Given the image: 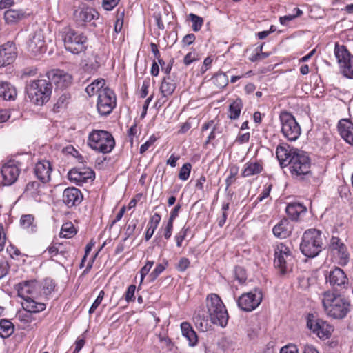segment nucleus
<instances>
[{
  "label": "nucleus",
  "mask_w": 353,
  "mask_h": 353,
  "mask_svg": "<svg viewBox=\"0 0 353 353\" xmlns=\"http://www.w3.org/2000/svg\"><path fill=\"white\" fill-rule=\"evenodd\" d=\"M55 283L51 279H46L41 285V294L45 296H49L54 291Z\"/></svg>",
  "instance_id": "obj_41"
},
{
  "label": "nucleus",
  "mask_w": 353,
  "mask_h": 353,
  "mask_svg": "<svg viewBox=\"0 0 353 353\" xmlns=\"http://www.w3.org/2000/svg\"><path fill=\"white\" fill-rule=\"evenodd\" d=\"M160 90L164 96L171 94L174 90V85L172 83L163 81L160 86Z\"/></svg>",
  "instance_id": "obj_54"
},
{
  "label": "nucleus",
  "mask_w": 353,
  "mask_h": 353,
  "mask_svg": "<svg viewBox=\"0 0 353 353\" xmlns=\"http://www.w3.org/2000/svg\"><path fill=\"white\" fill-rule=\"evenodd\" d=\"M279 119L283 135L290 141H296L299 137L301 130L294 117L290 112H282Z\"/></svg>",
  "instance_id": "obj_9"
},
{
  "label": "nucleus",
  "mask_w": 353,
  "mask_h": 353,
  "mask_svg": "<svg viewBox=\"0 0 353 353\" xmlns=\"http://www.w3.org/2000/svg\"><path fill=\"white\" fill-rule=\"evenodd\" d=\"M243 108V101L240 98L233 100L229 105L228 117L232 120L239 119Z\"/></svg>",
  "instance_id": "obj_33"
},
{
  "label": "nucleus",
  "mask_w": 353,
  "mask_h": 353,
  "mask_svg": "<svg viewBox=\"0 0 353 353\" xmlns=\"http://www.w3.org/2000/svg\"><path fill=\"white\" fill-rule=\"evenodd\" d=\"M117 105V97L114 91L106 87L99 91L97 107L101 115L110 114Z\"/></svg>",
  "instance_id": "obj_12"
},
{
  "label": "nucleus",
  "mask_w": 353,
  "mask_h": 353,
  "mask_svg": "<svg viewBox=\"0 0 353 353\" xmlns=\"http://www.w3.org/2000/svg\"><path fill=\"white\" fill-rule=\"evenodd\" d=\"M338 130L341 137L353 145V123L348 119H342L339 123Z\"/></svg>",
  "instance_id": "obj_24"
},
{
  "label": "nucleus",
  "mask_w": 353,
  "mask_h": 353,
  "mask_svg": "<svg viewBox=\"0 0 353 353\" xmlns=\"http://www.w3.org/2000/svg\"><path fill=\"white\" fill-rule=\"evenodd\" d=\"M26 17L23 10L8 9L4 12V19L8 24H15Z\"/></svg>",
  "instance_id": "obj_31"
},
{
  "label": "nucleus",
  "mask_w": 353,
  "mask_h": 353,
  "mask_svg": "<svg viewBox=\"0 0 353 353\" xmlns=\"http://www.w3.org/2000/svg\"><path fill=\"white\" fill-rule=\"evenodd\" d=\"M76 234L77 230L72 223H65L62 225L60 232V236L61 237L69 239L74 236Z\"/></svg>",
  "instance_id": "obj_40"
},
{
  "label": "nucleus",
  "mask_w": 353,
  "mask_h": 353,
  "mask_svg": "<svg viewBox=\"0 0 353 353\" xmlns=\"http://www.w3.org/2000/svg\"><path fill=\"white\" fill-rule=\"evenodd\" d=\"M154 262L152 261H148L146 264L141 269V282H143L144 278L148 274L151 270Z\"/></svg>",
  "instance_id": "obj_57"
},
{
  "label": "nucleus",
  "mask_w": 353,
  "mask_h": 353,
  "mask_svg": "<svg viewBox=\"0 0 353 353\" xmlns=\"http://www.w3.org/2000/svg\"><path fill=\"white\" fill-rule=\"evenodd\" d=\"M105 84V80L103 79H99L94 80L92 83L88 85L85 88V92L89 96H92L95 93L99 94V91L102 90L105 88L104 85Z\"/></svg>",
  "instance_id": "obj_37"
},
{
  "label": "nucleus",
  "mask_w": 353,
  "mask_h": 353,
  "mask_svg": "<svg viewBox=\"0 0 353 353\" xmlns=\"http://www.w3.org/2000/svg\"><path fill=\"white\" fill-rule=\"evenodd\" d=\"M173 230V223L171 221H168L163 223L162 228L159 230V233H162L166 239L170 238Z\"/></svg>",
  "instance_id": "obj_48"
},
{
  "label": "nucleus",
  "mask_w": 353,
  "mask_h": 353,
  "mask_svg": "<svg viewBox=\"0 0 353 353\" xmlns=\"http://www.w3.org/2000/svg\"><path fill=\"white\" fill-rule=\"evenodd\" d=\"M39 188L40 183L39 182L30 181L26 185L25 192L27 194H29L31 196H34L38 194Z\"/></svg>",
  "instance_id": "obj_46"
},
{
  "label": "nucleus",
  "mask_w": 353,
  "mask_h": 353,
  "mask_svg": "<svg viewBox=\"0 0 353 353\" xmlns=\"http://www.w3.org/2000/svg\"><path fill=\"white\" fill-rule=\"evenodd\" d=\"M98 12L93 8L82 4L74 12V17L79 25L90 22L95 17H98Z\"/></svg>",
  "instance_id": "obj_20"
},
{
  "label": "nucleus",
  "mask_w": 353,
  "mask_h": 353,
  "mask_svg": "<svg viewBox=\"0 0 353 353\" xmlns=\"http://www.w3.org/2000/svg\"><path fill=\"white\" fill-rule=\"evenodd\" d=\"M136 228V221L132 220L130 221H128L125 227V235L128 237H130L134 232Z\"/></svg>",
  "instance_id": "obj_60"
},
{
  "label": "nucleus",
  "mask_w": 353,
  "mask_h": 353,
  "mask_svg": "<svg viewBox=\"0 0 353 353\" xmlns=\"http://www.w3.org/2000/svg\"><path fill=\"white\" fill-rule=\"evenodd\" d=\"M182 336L188 341L190 347H194L198 343V336L192 325L188 322H183L181 324Z\"/></svg>",
  "instance_id": "obj_28"
},
{
  "label": "nucleus",
  "mask_w": 353,
  "mask_h": 353,
  "mask_svg": "<svg viewBox=\"0 0 353 353\" xmlns=\"http://www.w3.org/2000/svg\"><path fill=\"white\" fill-rule=\"evenodd\" d=\"M294 257L289 247L283 243L277 244L274 248V265L281 274L292 270Z\"/></svg>",
  "instance_id": "obj_8"
},
{
  "label": "nucleus",
  "mask_w": 353,
  "mask_h": 353,
  "mask_svg": "<svg viewBox=\"0 0 353 353\" xmlns=\"http://www.w3.org/2000/svg\"><path fill=\"white\" fill-rule=\"evenodd\" d=\"M190 264V260L186 257H183L180 259L178 264L176 265V269L179 272H184L189 268Z\"/></svg>",
  "instance_id": "obj_55"
},
{
  "label": "nucleus",
  "mask_w": 353,
  "mask_h": 353,
  "mask_svg": "<svg viewBox=\"0 0 353 353\" xmlns=\"http://www.w3.org/2000/svg\"><path fill=\"white\" fill-rule=\"evenodd\" d=\"M68 178L77 185H82L83 183H87L88 180H93L94 172L89 168L75 167L68 172Z\"/></svg>",
  "instance_id": "obj_15"
},
{
  "label": "nucleus",
  "mask_w": 353,
  "mask_h": 353,
  "mask_svg": "<svg viewBox=\"0 0 353 353\" xmlns=\"http://www.w3.org/2000/svg\"><path fill=\"white\" fill-rule=\"evenodd\" d=\"M262 300V291L261 289L256 288L241 294L237 300V305L241 310L249 312L256 309Z\"/></svg>",
  "instance_id": "obj_11"
},
{
  "label": "nucleus",
  "mask_w": 353,
  "mask_h": 353,
  "mask_svg": "<svg viewBox=\"0 0 353 353\" xmlns=\"http://www.w3.org/2000/svg\"><path fill=\"white\" fill-rule=\"evenodd\" d=\"M189 230V228H186L185 226L183 227L181 231L175 236V240L176 243V246L180 248L182 245V242L185 239L187 232Z\"/></svg>",
  "instance_id": "obj_51"
},
{
  "label": "nucleus",
  "mask_w": 353,
  "mask_h": 353,
  "mask_svg": "<svg viewBox=\"0 0 353 353\" xmlns=\"http://www.w3.org/2000/svg\"><path fill=\"white\" fill-rule=\"evenodd\" d=\"M199 310L194 314L193 319L197 328L201 332H205L208 330L210 325L208 319Z\"/></svg>",
  "instance_id": "obj_36"
},
{
  "label": "nucleus",
  "mask_w": 353,
  "mask_h": 353,
  "mask_svg": "<svg viewBox=\"0 0 353 353\" xmlns=\"http://www.w3.org/2000/svg\"><path fill=\"white\" fill-rule=\"evenodd\" d=\"M70 99V94L68 92H64L58 98L56 103L54 105V109L58 111L59 109L63 108L66 106Z\"/></svg>",
  "instance_id": "obj_43"
},
{
  "label": "nucleus",
  "mask_w": 353,
  "mask_h": 353,
  "mask_svg": "<svg viewBox=\"0 0 353 353\" xmlns=\"http://www.w3.org/2000/svg\"><path fill=\"white\" fill-rule=\"evenodd\" d=\"M32 284V283L28 281H26L24 283H20L17 289L19 296L23 300L31 298L32 296L30 295L33 292Z\"/></svg>",
  "instance_id": "obj_38"
},
{
  "label": "nucleus",
  "mask_w": 353,
  "mask_h": 353,
  "mask_svg": "<svg viewBox=\"0 0 353 353\" xmlns=\"http://www.w3.org/2000/svg\"><path fill=\"white\" fill-rule=\"evenodd\" d=\"M119 1V0H103V7L106 10H111L117 5Z\"/></svg>",
  "instance_id": "obj_62"
},
{
  "label": "nucleus",
  "mask_w": 353,
  "mask_h": 353,
  "mask_svg": "<svg viewBox=\"0 0 353 353\" xmlns=\"http://www.w3.org/2000/svg\"><path fill=\"white\" fill-rule=\"evenodd\" d=\"M330 249L335 252L339 257V263L345 265L349 261V254L345 245L338 237L333 236L330 240Z\"/></svg>",
  "instance_id": "obj_23"
},
{
  "label": "nucleus",
  "mask_w": 353,
  "mask_h": 353,
  "mask_svg": "<svg viewBox=\"0 0 353 353\" xmlns=\"http://www.w3.org/2000/svg\"><path fill=\"white\" fill-rule=\"evenodd\" d=\"M191 168H192V166H191L190 163H185L180 169V171L179 173V179H181L182 181H186L190 176Z\"/></svg>",
  "instance_id": "obj_49"
},
{
  "label": "nucleus",
  "mask_w": 353,
  "mask_h": 353,
  "mask_svg": "<svg viewBox=\"0 0 353 353\" xmlns=\"http://www.w3.org/2000/svg\"><path fill=\"white\" fill-rule=\"evenodd\" d=\"M22 307L23 310L30 312L32 313H39L46 309V305L43 303L35 301L32 297L23 300Z\"/></svg>",
  "instance_id": "obj_32"
},
{
  "label": "nucleus",
  "mask_w": 353,
  "mask_h": 353,
  "mask_svg": "<svg viewBox=\"0 0 353 353\" xmlns=\"http://www.w3.org/2000/svg\"><path fill=\"white\" fill-rule=\"evenodd\" d=\"M298 150L295 148H290L288 145H279L276 148V155L282 167L288 165L292 155L295 154Z\"/></svg>",
  "instance_id": "obj_25"
},
{
  "label": "nucleus",
  "mask_w": 353,
  "mask_h": 353,
  "mask_svg": "<svg viewBox=\"0 0 353 353\" xmlns=\"http://www.w3.org/2000/svg\"><path fill=\"white\" fill-rule=\"evenodd\" d=\"M213 83L219 88L225 87L228 83V76L223 72L216 74L212 78Z\"/></svg>",
  "instance_id": "obj_42"
},
{
  "label": "nucleus",
  "mask_w": 353,
  "mask_h": 353,
  "mask_svg": "<svg viewBox=\"0 0 353 353\" xmlns=\"http://www.w3.org/2000/svg\"><path fill=\"white\" fill-rule=\"evenodd\" d=\"M173 59H170L169 61V62L168 63H165V61H163L162 59H159L158 58V63L161 67V70L165 73V74H169L170 70H171V68H172V62H173Z\"/></svg>",
  "instance_id": "obj_53"
},
{
  "label": "nucleus",
  "mask_w": 353,
  "mask_h": 353,
  "mask_svg": "<svg viewBox=\"0 0 353 353\" xmlns=\"http://www.w3.org/2000/svg\"><path fill=\"white\" fill-rule=\"evenodd\" d=\"M136 290V286L134 285H130L128 286L125 294L124 297L125 301L129 303L131 301H134L135 296H134V292Z\"/></svg>",
  "instance_id": "obj_52"
},
{
  "label": "nucleus",
  "mask_w": 353,
  "mask_h": 353,
  "mask_svg": "<svg viewBox=\"0 0 353 353\" xmlns=\"http://www.w3.org/2000/svg\"><path fill=\"white\" fill-rule=\"evenodd\" d=\"M150 86V82L148 80H144L139 92V96L141 98H145L148 94V88Z\"/></svg>",
  "instance_id": "obj_63"
},
{
  "label": "nucleus",
  "mask_w": 353,
  "mask_h": 353,
  "mask_svg": "<svg viewBox=\"0 0 353 353\" xmlns=\"http://www.w3.org/2000/svg\"><path fill=\"white\" fill-rule=\"evenodd\" d=\"M236 279L239 281L240 283H243L246 281V276L245 273V270L241 268L238 267L235 269Z\"/></svg>",
  "instance_id": "obj_59"
},
{
  "label": "nucleus",
  "mask_w": 353,
  "mask_h": 353,
  "mask_svg": "<svg viewBox=\"0 0 353 353\" xmlns=\"http://www.w3.org/2000/svg\"><path fill=\"white\" fill-rule=\"evenodd\" d=\"M32 314L33 313L26 310L22 312L20 311L17 314V317L21 322L24 323H29L34 320V317L32 316Z\"/></svg>",
  "instance_id": "obj_47"
},
{
  "label": "nucleus",
  "mask_w": 353,
  "mask_h": 353,
  "mask_svg": "<svg viewBox=\"0 0 353 353\" xmlns=\"http://www.w3.org/2000/svg\"><path fill=\"white\" fill-rule=\"evenodd\" d=\"M307 327L320 339L329 338L333 331L330 324L322 319H315L312 314L307 316Z\"/></svg>",
  "instance_id": "obj_13"
},
{
  "label": "nucleus",
  "mask_w": 353,
  "mask_h": 353,
  "mask_svg": "<svg viewBox=\"0 0 353 353\" xmlns=\"http://www.w3.org/2000/svg\"><path fill=\"white\" fill-rule=\"evenodd\" d=\"M199 59L198 54L195 52H188L183 59V63L185 65H189L194 61Z\"/></svg>",
  "instance_id": "obj_56"
},
{
  "label": "nucleus",
  "mask_w": 353,
  "mask_h": 353,
  "mask_svg": "<svg viewBox=\"0 0 353 353\" xmlns=\"http://www.w3.org/2000/svg\"><path fill=\"white\" fill-rule=\"evenodd\" d=\"M238 172H239V168L234 165V166H232L229 169V175L228 176V177L226 178L225 179V184H226V188L225 190H227L228 189V188L232 185L236 179V175L238 174Z\"/></svg>",
  "instance_id": "obj_45"
},
{
  "label": "nucleus",
  "mask_w": 353,
  "mask_h": 353,
  "mask_svg": "<svg viewBox=\"0 0 353 353\" xmlns=\"http://www.w3.org/2000/svg\"><path fill=\"white\" fill-rule=\"evenodd\" d=\"M17 95V90L10 83L0 82V97L4 100L12 101L15 99Z\"/></svg>",
  "instance_id": "obj_30"
},
{
  "label": "nucleus",
  "mask_w": 353,
  "mask_h": 353,
  "mask_svg": "<svg viewBox=\"0 0 353 353\" xmlns=\"http://www.w3.org/2000/svg\"><path fill=\"white\" fill-rule=\"evenodd\" d=\"M307 208L305 206L299 203H289L285 209L287 214L292 220H298L300 216L306 213Z\"/></svg>",
  "instance_id": "obj_29"
},
{
  "label": "nucleus",
  "mask_w": 353,
  "mask_h": 353,
  "mask_svg": "<svg viewBox=\"0 0 353 353\" xmlns=\"http://www.w3.org/2000/svg\"><path fill=\"white\" fill-rule=\"evenodd\" d=\"M280 353H299V350L295 345L289 344L283 347Z\"/></svg>",
  "instance_id": "obj_61"
},
{
  "label": "nucleus",
  "mask_w": 353,
  "mask_h": 353,
  "mask_svg": "<svg viewBox=\"0 0 353 353\" xmlns=\"http://www.w3.org/2000/svg\"><path fill=\"white\" fill-rule=\"evenodd\" d=\"M99 59V55L97 52H92V54L83 61V70L89 74L97 72L101 67Z\"/></svg>",
  "instance_id": "obj_27"
},
{
  "label": "nucleus",
  "mask_w": 353,
  "mask_h": 353,
  "mask_svg": "<svg viewBox=\"0 0 353 353\" xmlns=\"http://www.w3.org/2000/svg\"><path fill=\"white\" fill-rule=\"evenodd\" d=\"M16 57V48L13 42L8 41L0 46V66L10 65Z\"/></svg>",
  "instance_id": "obj_22"
},
{
  "label": "nucleus",
  "mask_w": 353,
  "mask_h": 353,
  "mask_svg": "<svg viewBox=\"0 0 353 353\" xmlns=\"http://www.w3.org/2000/svg\"><path fill=\"white\" fill-rule=\"evenodd\" d=\"M34 218L32 214H25L21 217L20 224L24 229L33 232L36 230V225H34Z\"/></svg>",
  "instance_id": "obj_39"
},
{
  "label": "nucleus",
  "mask_w": 353,
  "mask_h": 353,
  "mask_svg": "<svg viewBox=\"0 0 353 353\" xmlns=\"http://www.w3.org/2000/svg\"><path fill=\"white\" fill-rule=\"evenodd\" d=\"M272 189V185H269L268 186H265V188L263 190L262 192L260 194V195L257 198V201H262L265 198L268 197L270 195V192Z\"/></svg>",
  "instance_id": "obj_64"
},
{
  "label": "nucleus",
  "mask_w": 353,
  "mask_h": 353,
  "mask_svg": "<svg viewBox=\"0 0 353 353\" xmlns=\"http://www.w3.org/2000/svg\"><path fill=\"white\" fill-rule=\"evenodd\" d=\"M20 172L18 162L11 160L6 163L1 169L3 184L5 185L13 184L17 180Z\"/></svg>",
  "instance_id": "obj_16"
},
{
  "label": "nucleus",
  "mask_w": 353,
  "mask_h": 353,
  "mask_svg": "<svg viewBox=\"0 0 353 353\" xmlns=\"http://www.w3.org/2000/svg\"><path fill=\"white\" fill-rule=\"evenodd\" d=\"M334 55L341 73L346 77L353 78V56L344 45L335 43Z\"/></svg>",
  "instance_id": "obj_10"
},
{
  "label": "nucleus",
  "mask_w": 353,
  "mask_h": 353,
  "mask_svg": "<svg viewBox=\"0 0 353 353\" xmlns=\"http://www.w3.org/2000/svg\"><path fill=\"white\" fill-rule=\"evenodd\" d=\"M270 53L268 52H255V53H254L250 57L249 60L252 62H256L259 60L264 59L268 57Z\"/></svg>",
  "instance_id": "obj_58"
},
{
  "label": "nucleus",
  "mask_w": 353,
  "mask_h": 353,
  "mask_svg": "<svg viewBox=\"0 0 353 353\" xmlns=\"http://www.w3.org/2000/svg\"><path fill=\"white\" fill-rule=\"evenodd\" d=\"M83 198L80 190L74 187L65 189L62 195V201L68 208L79 205Z\"/></svg>",
  "instance_id": "obj_19"
},
{
  "label": "nucleus",
  "mask_w": 353,
  "mask_h": 353,
  "mask_svg": "<svg viewBox=\"0 0 353 353\" xmlns=\"http://www.w3.org/2000/svg\"><path fill=\"white\" fill-rule=\"evenodd\" d=\"M52 166L49 161L43 160L37 162L34 168L37 178L42 183H46L50 181Z\"/></svg>",
  "instance_id": "obj_21"
},
{
  "label": "nucleus",
  "mask_w": 353,
  "mask_h": 353,
  "mask_svg": "<svg viewBox=\"0 0 353 353\" xmlns=\"http://www.w3.org/2000/svg\"><path fill=\"white\" fill-rule=\"evenodd\" d=\"M326 283L335 289L345 288L347 285V278L342 269L336 267L325 274Z\"/></svg>",
  "instance_id": "obj_18"
},
{
  "label": "nucleus",
  "mask_w": 353,
  "mask_h": 353,
  "mask_svg": "<svg viewBox=\"0 0 353 353\" xmlns=\"http://www.w3.org/2000/svg\"><path fill=\"white\" fill-rule=\"evenodd\" d=\"M189 19L192 23V28L194 32H198L201 28L203 24V19L202 17L194 14L193 13H190L188 16Z\"/></svg>",
  "instance_id": "obj_44"
},
{
  "label": "nucleus",
  "mask_w": 353,
  "mask_h": 353,
  "mask_svg": "<svg viewBox=\"0 0 353 353\" xmlns=\"http://www.w3.org/2000/svg\"><path fill=\"white\" fill-rule=\"evenodd\" d=\"M289 170L292 177L303 179L311 174L310 159L305 152L297 150L288 162Z\"/></svg>",
  "instance_id": "obj_7"
},
{
  "label": "nucleus",
  "mask_w": 353,
  "mask_h": 353,
  "mask_svg": "<svg viewBox=\"0 0 353 353\" xmlns=\"http://www.w3.org/2000/svg\"><path fill=\"white\" fill-rule=\"evenodd\" d=\"M272 231L276 237L285 239L290 235L292 225L287 219H283L273 228Z\"/></svg>",
  "instance_id": "obj_26"
},
{
  "label": "nucleus",
  "mask_w": 353,
  "mask_h": 353,
  "mask_svg": "<svg viewBox=\"0 0 353 353\" xmlns=\"http://www.w3.org/2000/svg\"><path fill=\"white\" fill-rule=\"evenodd\" d=\"M88 145L95 151L108 154L114 148L115 141L110 132L95 130L89 134Z\"/></svg>",
  "instance_id": "obj_6"
},
{
  "label": "nucleus",
  "mask_w": 353,
  "mask_h": 353,
  "mask_svg": "<svg viewBox=\"0 0 353 353\" xmlns=\"http://www.w3.org/2000/svg\"><path fill=\"white\" fill-rule=\"evenodd\" d=\"M229 209V203H223L221 208V216L218 218L217 222L219 227H223L225 223L228 213L227 211Z\"/></svg>",
  "instance_id": "obj_50"
},
{
  "label": "nucleus",
  "mask_w": 353,
  "mask_h": 353,
  "mask_svg": "<svg viewBox=\"0 0 353 353\" xmlns=\"http://www.w3.org/2000/svg\"><path fill=\"white\" fill-rule=\"evenodd\" d=\"M60 34L67 51L78 54L85 50L88 38L83 33L67 26L60 30Z\"/></svg>",
  "instance_id": "obj_3"
},
{
  "label": "nucleus",
  "mask_w": 353,
  "mask_h": 353,
  "mask_svg": "<svg viewBox=\"0 0 353 353\" xmlns=\"http://www.w3.org/2000/svg\"><path fill=\"white\" fill-rule=\"evenodd\" d=\"M323 238L321 232L316 229L306 230L300 244L301 252L307 257L317 256L322 250Z\"/></svg>",
  "instance_id": "obj_5"
},
{
  "label": "nucleus",
  "mask_w": 353,
  "mask_h": 353,
  "mask_svg": "<svg viewBox=\"0 0 353 353\" xmlns=\"http://www.w3.org/2000/svg\"><path fill=\"white\" fill-rule=\"evenodd\" d=\"M52 82L44 78L31 80L26 86V91L30 101L36 105L42 106L49 101L52 92Z\"/></svg>",
  "instance_id": "obj_2"
},
{
  "label": "nucleus",
  "mask_w": 353,
  "mask_h": 353,
  "mask_svg": "<svg viewBox=\"0 0 353 353\" xmlns=\"http://www.w3.org/2000/svg\"><path fill=\"white\" fill-rule=\"evenodd\" d=\"M321 300L324 312L333 319H345L352 310V305L348 298L330 291L323 292Z\"/></svg>",
  "instance_id": "obj_1"
},
{
  "label": "nucleus",
  "mask_w": 353,
  "mask_h": 353,
  "mask_svg": "<svg viewBox=\"0 0 353 353\" xmlns=\"http://www.w3.org/2000/svg\"><path fill=\"white\" fill-rule=\"evenodd\" d=\"M27 46L28 51L34 55L46 51L44 36L41 30H37L30 34Z\"/></svg>",
  "instance_id": "obj_17"
},
{
  "label": "nucleus",
  "mask_w": 353,
  "mask_h": 353,
  "mask_svg": "<svg viewBox=\"0 0 353 353\" xmlns=\"http://www.w3.org/2000/svg\"><path fill=\"white\" fill-rule=\"evenodd\" d=\"M263 167L259 162L249 161L244 165V169L241 173L243 177H248L261 173Z\"/></svg>",
  "instance_id": "obj_34"
},
{
  "label": "nucleus",
  "mask_w": 353,
  "mask_h": 353,
  "mask_svg": "<svg viewBox=\"0 0 353 353\" xmlns=\"http://www.w3.org/2000/svg\"><path fill=\"white\" fill-rule=\"evenodd\" d=\"M14 331L13 323L8 319L0 320V337L6 339L11 336Z\"/></svg>",
  "instance_id": "obj_35"
},
{
  "label": "nucleus",
  "mask_w": 353,
  "mask_h": 353,
  "mask_svg": "<svg viewBox=\"0 0 353 353\" xmlns=\"http://www.w3.org/2000/svg\"><path fill=\"white\" fill-rule=\"evenodd\" d=\"M48 79L54 84L56 89L64 90L71 85L72 77L70 74L61 70H52L47 72Z\"/></svg>",
  "instance_id": "obj_14"
},
{
  "label": "nucleus",
  "mask_w": 353,
  "mask_h": 353,
  "mask_svg": "<svg viewBox=\"0 0 353 353\" xmlns=\"http://www.w3.org/2000/svg\"><path fill=\"white\" fill-rule=\"evenodd\" d=\"M208 313L211 322L225 327L228 322V314L221 298L216 294H210L206 299Z\"/></svg>",
  "instance_id": "obj_4"
}]
</instances>
